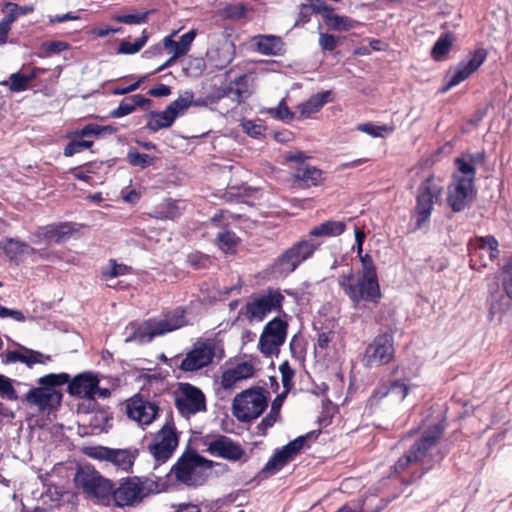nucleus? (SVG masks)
Returning a JSON list of instances; mask_svg holds the SVG:
<instances>
[{
	"instance_id": "1",
	"label": "nucleus",
	"mask_w": 512,
	"mask_h": 512,
	"mask_svg": "<svg viewBox=\"0 0 512 512\" xmlns=\"http://www.w3.org/2000/svg\"><path fill=\"white\" fill-rule=\"evenodd\" d=\"M447 423L445 419L429 425L414 441L410 448L395 462L392 469L395 474H401L411 465L420 463L421 466L411 472L409 477H402L401 483L408 486L422 479L434 467L431 459L432 451L443 437Z\"/></svg>"
},
{
	"instance_id": "2",
	"label": "nucleus",
	"mask_w": 512,
	"mask_h": 512,
	"mask_svg": "<svg viewBox=\"0 0 512 512\" xmlns=\"http://www.w3.org/2000/svg\"><path fill=\"white\" fill-rule=\"evenodd\" d=\"M457 172L448 186L447 204L455 213L464 211L476 197V168L463 157L454 160Z\"/></svg>"
},
{
	"instance_id": "3",
	"label": "nucleus",
	"mask_w": 512,
	"mask_h": 512,
	"mask_svg": "<svg viewBox=\"0 0 512 512\" xmlns=\"http://www.w3.org/2000/svg\"><path fill=\"white\" fill-rule=\"evenodd\" d=\"M338 285L354 308L377 307L383 297L378 278L355 274L353 270L341 274Z\"/></svg>"
},
{
	"instance_id": "4",
	"label": "nucleus",
	"mask_w": 512,
	"mask_h": 512,
	"mask_svg": "<svg viewBox=\"0 0 512 512\" xmlns=\"http://www.w3.org/2000/svg\"><path fill=\"white\" fill-rule=\"evenodd\" d=\"M285 297L278 288L268 287L252 294L241 308L240 314L249 322H262L270 313L284 314Z\"/></svg>"
},
{
	"instance_id": "5",
	"label": "nucleus",
	"mask_w": 512,
	"mask_h": 512,
	"mask_svg": "<svg viewBox=\"0 0 512 512\" xmlns=\"http://www.w3.org/2000/svg\"><path fill=\"white\" fill-rule=\"evenodd\" d=\"M443 192V186L436 182L434 175H429L420 183L413 210V217L415 218L413 231L422 229L430 222L434 204L440 201Z\"/></svg>"
},
{
	"instance_id": "6",
	"label": "nucleus",
	"mask_w": 512,
	"mask_h": 512,
	"mask_svg": "<svg viewBox=\"0 0 512 512\" xmlns=\"http://www.w3.org/2000/svg\"><path fill=\"white\" fill-rule=\"evenodd\" d=\"M212 467V461L205 459L192 449H187L172 466L171 473L175 476V479L188 486L198 487L205 481L199 469Z\"/></svg>"
},
{
	"instance_id": "7",
	"label": "nucleus",
	"mask_w": 512,
	"mask_h": 512,
	"mask_svg": "<svg viewBox=\"0 0 512 512\" xmlns=\"http://www.w3.org/2000/svg\"><path fill=\"white\" fill-rule=\"evenodd\" d=\"M268 391L262 387H252L237 394L233 399L232 412L243 423L258 418L267 407Z\"/></svg>"
},
{
	"instance_id": "8",
	"label": "nucleus",
	"mask_w": 512,
	"mask_h": 512,
	"mask_svg": "<svg viewBox=\"0 0 512 512\" xmlns=\"http://www.w3.org/2000/svg\"><path fill=\"white\" fill-rule=\"evenodd\" d=\"M154 485L153 482L141 480L139 477H127L120 480L118 486L113 484L110 500L119 508L131 507L142 502Z\"/></svg>"
},
{
	"instance_id": "9",
	"label": "nucleus",
	"mask_w": 512,
	"mask_h": 512,
	"mask_svg": "<svg viewBox=\"0 0 512 512\" xmlns=\"http://www.w3.org/2000/svg\"><path fill=\"white\" fill-rule=\"evenodd\" d=\"M216 343L211 338H199L186 353L185 357L177 355L171 362L183 372H194L207 367L215 357Z\"/></svg>"
},
{
	"instance_id": "10",
	"label": "nucleus",
	"mask_w": 512,
	"mask_h": 512,
	"mask_svg": "<svg viewBox=\"0 0 512 512\" xmlns=\"http://www.w3.org/2000/svg\"><path fill=\"white\" fill-rule=\"evenodd\" d=\"M171 396L178 413L186 419L207 410L205 394L191 383L179 382Z\"/></svg>"
},
{
	"instance_id": "11",
	"label": "nucleus",
	"mask_w": 512,
	"mask_h": 512,
	"mask_svg": "<svg viewBox=\"0 0 512 512\" xmlns=\"http://www.w3.org/2000/svg\"><path fill=\"white\" fill-rule=\"evenodd\" d=\"M75 485L89 498L110 502L113 482L91 467L79 468L74 477Z\"/></svg>"
},
{
	"instance_id": "12",
	"label": "nucleus",
	"mask_w": 512,
	"mask_h": 512,
	"mask_svg": "<svg viewBox=\"0 0 512 512\" xmlns=\"http://www.w3.org/2000/svg\"><path fill=\"white\" fill-rule=\"evenodd\" d=\"M470 267L481 271L494 263L499 255V242L493 235L475 236L467 244Z\"/></svg>"
},
{
	"instance_id": "13",
	"label": "nucleus",
	"mask_w": 512,
	"mask_h": 512,
	"mask_svg": "<svg viewBox=\"0 0 512 512\" xmlns=\"http://www.w3.org/2000/svg\"><path fill=\"white\" fill-rule=\"evenodd\" d=\"M395 347L392 333L384 332L376 335L366 346L363 364L367 368L381 367L394 360Z\"/></svg>"
},
{
	"instance_id": "14",
	"label": "nucleus",
	"mask_w": 512,
	"mask_h": 512,
	"mask_svg": "<svg viewBox=\"0 0 512 512\" xmlns=\"http://www.w3.org/2000/svg\"><path fill=\"white\" fill-rule=\"evenodd\" d=\"M318 249V245L308 240H300L285 250L274 262V271L287 276L294 272L298 266L311 258Z\"/></svg>"
},
{
	"instance_id": "15",
	"label": "nucleus",
	"mask_w": 512,
	"mask_h": 512,
	"mask_svg": "<svg viewBox=\"0 0 512 512\" xmlns=\"http://www.w3.org/2000/svg\"><path fill=\"white\" fill-rule=\"evenodd\" d=\"M179 437L170 412V419L155 433L152 442L148 445V451L159 462H166L176 450Z\"/></svg>"
},
{
	"instance_id": "16",
	"label": "nucleus",
	"mask_w": 512,
	"mask_h": 512,
	"mask_svg": "<svg viewBox=\"0 0 512 512\" xmlns=\"http://www.w3.org/2000/svg\"><path fill=\"white\" fill-rule=\"evenodd\" d=\"M288 322L280 317H275L263 328L258 347L260 352L269 357L278 354L280 347L285 343L288 333Z\"/></svg>"
},
{
	"instance_id": "17",
	"label": "nucleus",
	"mask_w": 512,
	"mask_h": 512,
	"mask_svg": "<svg viewBox=\"0 0 512 512\" xmlns=\"http://www.w3.org/2000/svg\"><path fill=\"white\" fill-rule=\"evenodd\" d=\"M487 57L488 51L483 47H479L473 51H470L467 57L457 64L453 74L448 79L446 84L441 88V92L446 93L451 88L467 80L483 65Z\"/></svg>"
},
{
	"instance_id": "18",
	"label": "nucleus",
	"mask_w": 512,
	"mask_h": 512,
	"mask_svg": "<svg viewBox=\"0 0 512 512\" xmlns=\"http://www.w3.org/2000/svg\"><path fill=\"white\" fill-rule=\"evenodd\" d=\"M125 408L128 418L136 421L142 427L150 425L158 417L160 411L156 402L149 401L140 394L127 399Z\"/></svg>"
},
{
	"instance_id": "19",
	"label": "nucleus",
	"mask_w": 512,
	"mask_h": 512,
	"mask_svg": "<svg viewBox=\"0 0 512 512\" xmlns=\"http://www.w3.org/2000/svg\"><path fill=\"white\" fill-rule=\"evenodd\" d=\"M203 443L207 446V451L211 455L230 461L240 460L245 453L240 444L221 434L216 436L207 435Z\"/></svg>"
},
{
	"instance_id": "20",
	"label": "nucleus",
	"mask_w": 512,
	"mask_h": 512,
	"mask_svg": "<svg viewBox=\"0 0 512 512\" xmlns=\"http://www.w3.org/2000/svg\"><path fill=\"white\" fill-rule=\"evenodd\" d=\"M62 393L58 390H50L47 387H34L21 399L30 407H36L39 412H50L60 406Z\"/></svg>"
},
{
	"instance_id": "21",
	"label": "nucleus",
	"mask_w": 512,
	"mask_h": 512,
	"mask_svg": "<svg viewBox=\"0 0 512 512\" xmlns=\"http://www.w3.org/2000/svg\"><path fill=\"white\" fill-rule=\"evenodd\" d=\"M188 104V102L183 100H174L162 112H149V121L146 124V128L151 132L169 128L172 126L175 119L187 110Z\"/></svg>"
},
{
	"instance_id": "22",
	"label": "nucleus",
	"mask_w": 512,
	"mask_h": 512,
	"mask_svg": "<svg viewBox=\"0 0 512 512\" xmlns=\"http://www.w3.org/2000/svg\"><path fill=\"white\" fill-rule=\"evenodd\" d=\"M100 380L92 372H83L68 382V393L79 398L95 399Z\"/></svg>"
},
{
	"instance_id": "23",
	"label": "nucleus",
	"mask_w": 512,
	"mask_h": 512,
	"mask_svg": "<svg viewBox=\"0 0 512 512\" xmlns=\"http://www.w3.org/2000/svg\"><path fill=\"white\" fill-rule=\"evenodd\" d=\"M291 178L296 187L301 189H309L324 184V172L310 164L295 166L291 173Z\"/></svg>"
},
{
	"instance_id": "24",
	"label": "nucleus",
	"mask_w": 512,
	"mask_h": 512,
	"mask_svg": "<svg viewBox=\"0 0 512 512\" xmlns=\"http://www.w3.org/2000/svg\"><path fill=\"white\" fill-rule=\"evenodd\" d=\"M138 455L139 450L136 448L113 449L103 447L98 456L101 459L113 463L119 469L130 472Z\"/></svg>"
},
{
	"instance_id": "25",
	"label": "nucleus",
	"mask_w": 512,
	"mask_h": 512,
	"mask_svg": "<svg viewBox=\"0 0 512 512\" xmlns=\"http://www.w3.org/2000/svg\"><path fill=\"white\" fill-rule=\"evenodd\" d=\"M156 325L161 335L187 326L188 320L186 318V309L179 306L164 313L162 319L156 320Z\"/></svg>"
},
{
	"instance_id": "26",
	"label": "nucleus",
	"mask_w": 512,
	"mask_h": 512,
	"mask_svg": "<svg viewBox=\"0 0 512 512\" xmlns=\"http://www.w3.org/2000/svg\"><path fill=\"white\" fill-rule=\"evenodd\" d=\"M0 249L11 262L19 263L21 256L32 255L37 252L35 248L28 243L17 238H5L0 241Z\"/></svg>"
},
{
	"instance_id": "27",
	"label": "nucleus",
	"mask_w": 512,
	"mask_h": 512,
	"mask_svg": "<svg viewBox=\"0 0 512 512\" xmlns=\"http://www.w3.org/2000/svg\"><path fill=\"white\" fill-rule=\"evenodd\" d=\"M320 11H323V21L331 30L349 31L359 24L358 21L348 16L335 14L334 8L327 3L326 6L321 7Z\"/></svg>"
},
{
	"instance_id": "28",
	"label": "nucleus",
	"mask_w": 512,
	"mask_h": 512,
	"mask_svg": "<svg viewBox=\"0 0 512 512\" xmlns=\"http://www.w3.org/2000/svg\"><path fill=\"white\" fill-rule=\"evenodd\" d=\"M330 96L331 91H322L312 95L307 101L298 104L296 107L299 112L298 119H307L318 113L327 102L331 101Z\"/></svg>"
},
{
	"instance_id": "29",
	"label": "nucleus",
	"mask_w": 512,
	"mask_h": 512,
	"mask_svg": "<svg viewBox=\"0 0 512 512\" xmlns=\"http://www.w3.org/2000/svg\"><path fill=\"white\" fill-rule=\"evenodd\" d=\"M195 37L196 31L194 29L183 34L178 41H175L173 34H171L163 39V46L169 53L175 54V57H182L190 50Z\"/></svg>"
},
{
	"instance_id": "30",
	"label": "nucleus",
	"mask_w": 512,
	"mask_h": 512,
	"mask_svg": "<svg viewBox=\"0 0 512 512\" xmlns=\"http://www.w3.org/2000/svg\"><path fill=\"white\" fill-rule=\"evenodd\" d=\"M345 231L346 223L344 221L326 220L314 226L309 231V235L312 237H336L342 235Z\"/></svg>"
},
{
	"instance_id": "31",
	"label": "nucleus",
	"mask_w": 512,
	"mask_h": 512,
	"mask_svg": "<svg viewBox=\"0 0 512 512\" xmlns=\"http://www.w3.org/2000/svg\"><path fill=\"white\" fill-rule=\"evenodd\" d=\"M455 39V35L452 32L442 34L430 51L431 58L436 62L447 60Z\"/></svg>"
},
{
	"instance_id": "32",
	"label": "nucleus",
	"mask_w": 512,
	"mask_h": 512,
	"mask_svg": "<svg viewBox=\"0 0 512 512\" xmlns=\"http://www.w3.org/2000/svg\"><path fill=\"white\" fill-rule=\"evenodd\" d=\"M307 3L299 5V13L295 20V27H302L311 20L313 14H320L323 17L322 6H326L325 0H307Z\"/></svg>"
},
{
	"instance_id": "33",
	"label": "nucleus",
	"mask_w": 512,
	"mask_h": 512,
	"mask_svg": "<svg viewBox=\"0 0 512 512\" xmlns=\"http://www.w3.org/2000/svg\"><path fill=\"white\" fill-rule=\"evenodd\" d=\"M133 333L131 338L140 342L148 343L161 333L156 325V319H148L142 324L133 325Z\"/></svg>"
},
{
	"instance_id": "34",
	"label": "nucleus",
	"mask_w": 512,
	"mask_h": 512,
	"mask_svg": "<svg viewBox=\"0 0 512 512\" xmlns=\"http://www.w3.org/2000/svg\"><path fill=\"white\" fill-rule=\"evenodd\" d=\"M229 224L223 226V231L216 236V244L218 248L225 254H235L240 243V238L228 229Z\"/></svg>"
},
{
	"instance_id": "35",
	"label": "nucleus",
	"mask_w": 512,
	"mask_h": 512,
	"mask_svg": "<svg viewBox=\"0 0 512 512\" xmlns=\"http://www.w3.org/2000/svg\"><path fill=\"white\" fill-rule=\"evenodd\" d=\"M286 396V393H281L273 400L269 413L258 425V429L262 434H265L266 430L271 428L280 419V409Z\"/></svg>"
},
{
	"instance_id": "36",
	"label": "nucleus",
	"mask_w": 512,
	"mask_h": 512,
	"mask_svg": "<svg viewBox=\"0 0 512 512\" xmlns=\"http://www.w3.org/2000/svg\"><path fill=\"white\" fill-rule=\"evenodd\" d=\"M118 131V128L113 125L101 126L96 123H88L83 128L75 130L72 135L77 138H83L88 136H94L96 138L104 135H112Z\"/></svg>"
},
{
	"instance_id": "37",
	"label": "nucleus",
	"mask_w": 512,
	"mask_h": 512,
	"mask_svg": "<svg viewBox=\"0 0 512 512\" xmlns=\"http://www.w3.org/2000/svg\"><path fill=\"white\" fill-rule=\"evenodd\" d=\"M181 215L178 201L173 199H165L159 203L154 209V217L160 220H174Z\"/></svg>"
},
{
	"instance_id": "38",
	"label": "nucleus",
	"mask_w": 512,
	"mask_h": 512,
	"mask_svg": "<svg viewBox=\"0 0 512 512\" xmlns=\"http://www.w3.org/2000/svg\"><path fill=\"white\" fill-rule=\"evenodd\" d=\"M227 88L231 89V96L229 97L237 104L242 103L251 95L246 74L237 77L233 82L227 85Z\"/></svg>"
},
{
	"instance_id": "39",
	"label": "nucleus",
	"mask_w": 512,
	"mask_h": 512,
	"mask_svg": "<svg viewBox=\"0 0 512 512\" xmlns=\"http://www.w3.org/2000/svg\"><path fill=\"white\" fill-rule=\"evenodd\" d=\"M314 431L307 433L306 435L299 436L296 439L290 441L288 444L282 447L279 450L281 455H283L284 459L288 463L291 461L304 447L307 439L312 437Z\"/></svg>"
},
{
	"instance_id": "40",
	"label": "nucleus",
	"mask_w": 512,
	"mask_h": 512,
	"mask_svg": "<svg viewBox=\"0 0 512 512\" xmlns=\"http://www.w3.org/2000/svg\"><path fill=\"white\" fill-rule=\"evenodd\" d=\"M149 39V34L146 29H144L141 33V36L134 42L130 43L127 40H122L119 43L117 53L124 55H132L138 53L147 43Z\"/></svg>"
},
{
	"instance_id": "41",
	"label": "nucleus",
	"mask_w": 512,
	"mask_h": 512,
	"mask_svg": "<svg viewBox=\"0 0 512 512\" xmlns=\"http://www.w3.org/2000/svg\"><path fill=\"white\" fill-rule=\"evenodd\" d=\"M1 86L7 87L12 93L23 92L28 89L29 83L26 79V74L15 72L10 74L7 80L0 82Z\"/></svg>"
},
{
	"instance_id": "42",
	"label": "nucleus",
	"mask_w": 512,
	"mask_h": 512,
	"mask_svg": "<svg viewBox=\"0 0 512 512\" xmlns=\"http://www.w3.org/2000/svg\"><path fill=\"white\" fill-rule=\"evenodd\" d=\"M72 232L68 223H61L56 226H50L45 232V238L55 243H62Z\"/></svg>"
},
{
	"instance_id": "43",
	"label": "nucleus",
	"mask_w": 512,
	"mask_h": 512,
	"mask_svg": "<svg viewBox=\"0 0 512 512\" xmlns=\"http://www.w3.org/2000/svg\"><path fill=\"white\" fill-rule=\"evenodd\" d=\"M70 375L62 372L58 374L50 373L38 379V384L41 387H47L50 390H56V387L68 384Z\"/></svg>"
},
{
	"instance_id": "44",
	"label": "nucleus",
	"mask_w": 512,
	"mask_h": 512,
	"mask_svg": "<svg viewBox=\"0 0 512 512\" xmlns=\"http://www.w3.org/2000/svg\"><path fill=\"white\" fill-rule=\"evenodd\" d=\"M151 13H153V10L135 12L130 14H116L113 15L112 19L118 23L128 25L144 24L148 22V17Z\"/></svg>"
},
{
	"instance_id": "45",
	"label": "nucleus",
	"mask_w": 512,
	"mask_h": 512,
	"mask_svg": "<svg viewBox=\"0 0 512 512\" xmlns=\"http://www.w3.org/2000/svg\"><path fill=\"white\" fill-rule=\"evenodd\" d=\"M155 157L145 153H140L136 149H130L127 153V161L133 167L145 169L152 166L155 162Z\"/></svg>"
},
{
	"instance_id": "46",
	"label": "nucleus",
	"mask_w": 512,
	"mask_h": 512,
	"mask_svg": "<svg viewBox=\"0 0 512 512\" xmlns=\"http://www.w3.org/2000/svg\"><path fill=\"white\" fill-rule=\"evenodd\" d=\"M279 38L272 35L259 36L256 43L257 51L263 55L276 54Z\"/></svg>"
},
{
	"instance_id": "47",
	"label": "nucleus",
	"mask_w": 512,
	"mask_h": 512,
	"mask_svg": "<svg viewBox=\"0 0 512 512\" xmlns=\"http://www.w3.org/2000/svg\"><path fill=\"white\" fill-rule=\"evenodd\" d=\"M394 126L390 125H375L371 122L359 124L357 130L364 132L372 137H384V133H392Z\"/></svg>"
},
{
	"instance_id": "48",
	"label": "nucleus",
	"mask_w": 512,
	"mask_h": 512,
	"mask_svg": "<svg viewBox=\"0 0 512 512\" xmlns=\"http://www.w3.org/2000/svg\"><path fill=\"white\" fill-rule=\"evenodd\" d=\"M187 262L192 268L199 270L208 268L213 260L209 255L194 251L187 255Z\"/></svg>"
},
{
	"instance_id": "49",
	"label": "nucleus",
	"mask_w": 512,
	"mask_h": 512,
	"mask_svg": "<svg viewBox=\"0 0 512 512\" xmlns=\"http://www.w3.org/2000/svg\"><path fill=\"white\" fill-rule=\"evenodd\" d=\"M109 266V270H102V276L104 279L123 276L129 274L132 270L130 266H127L126 264L123 263L119 264L115 259L109 260Z\"/></svg>"
},
{
	"instance_id": "50",
	"label": "nucleus",
	"mask_w": 512,
	"mask_h": 512,
	"mask_svg": "<svg viewBox=\"0 0 512 512\" xmlns=\"http://www.w3.org/2000/svg\"><path fill=\"white\" fill-rule=\"evenodd\" d=\"M279 371L281 373V381L284 388V391L282 393L288 394V392L292 389L294 385L293 378L295 375V371L290 366L288 361H284L279 365Z\"/></svg>"
},
{
	"instance_id": "51",
	"label": "nucleus",
	"mask_w": 512,
	"mask_h": 512,
	"mask_svg": "<svg viewBox=\"0 0 512 512\" xmlns=\"http://www.w3.org/2000/svg\"><path fill=\"white\" fill-rule=\"evenodd\" d=\"M222 15L225 19L240 20L246 15V6L243 3L227 4L222 10Z\"/></svg>"
},
{
	"instance_id": "52",
	"label": "nucleus",
	"mask_w": 512,
	"mask_h": 512,
	"mask_svg": "<svg viewBox=\"0 0 512 512\" xmlns=\"http://www.w3.org/2000/svg\"><path fill=\"white\" fill-rule=\"evenodd\" d=\"M268 113L277 120L281 121H291L295 118V113L292 112L287 106L285 99H282L278 106L275 108H270Z\"/></svg>"
},
{
	"instance_id": "53",
	"label": "nucleus",
	"mask_w": 512,
	"mask_h": 512,
	"mask_svg": "<svg viewBox=\"0 0 512 512\" xmlns=\"http://www.w3.org/2000/svg\"><path fill=\"white\" fill-rule=\"evenodd\" d=\"M238 380L249 379L255 374V367L250 361H243L237 363L234 367L230 368Z\"/></svg>"
},
{
	"instance_id": "54",
	"label": "nucleus",
	"mask_w": 512,
	"mask_h": 512,
	"mask_svg": "<svg viewBox=\"0 0 512 512\" xmlns=\"http://www.w3.org/2000/svg\"><path fill=\"white\" fill-rule=\"evenodd\" d=\"M205 95L209 99L211 105H214L217 104L223 98L231 96V89L227 88V85H211L209 90L205 93Z\"/></svg>"
},
{
	"instance_id": "55",
	"label": "nucleus",
	"mask_w": 512,
	"mask_h": 512,
	"mask_svg": "<svg viewBox=\"0 0 512 512\" xmlns=\"http://www.w3.org/2000/svg\"><path fill=\"white\" fill-rule=\"evenodd\" d=\"M93 146L92 140H71L64 147L63 154L66 157H71L85 149H90Z\"/></svg>"
},
{
	"instance_id": "56",
	"label": "nucleus",
	"mask_w": 512,
	"mask_h": 512,
	"mask_svg": "<svg viewBox=\"0 0 512 512\" xmlns=\"http://www.w3.org/2000/svg\"><path fill=\"white\" fill-rule=\"evenodd\" d=\"M0 396L10 401H16L18 399L12 380L2 374H0Z\"/></svg>"
},
{
	"instance_id": "57",
	"label": "nucleus",
	"mask_w": 512,
	"mask_h": 512,
	"mask_svg": "<svg viewBox=\"0 0 512 512\" xmlns=\"http://www.w3.org/2000/svg\"><path fill=\"white\" fill-rule=\"evenodd\" d=\"M502 287L506 296L512 300V255L503 266Z\"/></svg>"
},
{
	"instance_id": "58",
	"label": "nucleus",
	"mask_w": 512,
	"mask_h": 512,
	"mask_svg": "<svg viewBox=\"0 0 512 512\" xmlns=\"http://www.w3.org/2000/svg\"><path fill=\"white\" fill-rule=\"evenodd\" d=\"M287 464L283 455L278 451L268 460L265 466L262 469V472L267 474H274L280 469H282Z\"/></svg>"
},
{
	"instance_id": "59",
	"label": "nucleus",
	"mask_w": 512,
	"mask_h": 512,
	"mask_svg": "<svg viewBox=\"0 0 512 512\" xmlns=\"http://www.w3.org/2000/svg\"><path fill=\"white\" fill-rule=\"evenodd\" d=\"M69 47L70 45L67 42L60 40L46 41L41 44V50H43L47 56L60 54L68 50Z\"/></svg>"
},
{
	"instance_id": "60",
	"label": "nucleus",
	"mask_w": 512,
	"mask_h": 512,
	"mask_svg": "<svg viewBox=\"0 0 512 512\" xmlns=\"http://www.w3.org/2000/svg\"><path fill=\"white\" fill-rule=\"evenodd\" d=\"M360 261L362 264V270L356 272L355 274L363 276L368 275V277L378 278L376 266L371 255L365 254L364 256H361Z\"/></svg>"
},
{
	"instance_id": "61",
	"label": "nucleus",
	"mask_w": 512,
	"mask_h": 512,
	"mask_svg": "<svg viewBox=\"0 0 512 512\" xmlns=\"http://www.w3.org/2000/svg\"><path fill=\"white\" fill-rule=\"evenodd\" d=\"M388 503L389 500L380 499L378 504L371 510L364 509V502L358 508H352L349 504H344L335 512H381L387 507Z\"/></svg>"
},
{
	"instance_id": "62",
	"label": "nucleus",
	"mask_w": 512,
	"mask_h": 512,
	"mask_svg": "<svg viewBox=\"0 0 512 512\" xmlns=\"http://www.w3.org/2000/svg\"><path fill=\"white\" fill-rule=\"evenodd\" d=\"M5 8H9L6 15L13 16V23L18 17L30 14L34 11L33 5L19 6L18 4L11 2L6 3Z\"/></svg>"
},
{
	"instance_id": "63",
	"label": "nucleus",
	"mask_w": 512,
	"mask_h": 512,
	"mask_svg": "<svg viewBox=\"0 0 512 512\" xmlns=\"http://www.w3.org/2000/svg\"><path fill=\"white\" fill-rule=\"evenodd\" d=\"M340 37L329 33H320L319 45L324 51H333L339 45Z\"/></svg>"
},
{
	"instance_id": "64",
	"label": "nucleus",
	"mask_w": 512,
	"mask_h": 512,
	"mask_svg": "<svg viewBox=\"0 0 512 512\" xmlns=\"http://www.w3.org/2000/svg\"><path fill=\"white\" fill-rule=\"evenodd\" d=\"M134 111L135 108L133 106V102H131L129 98H125L120 102L119 106L116 109H113L110 112V117L121 118L133 113Z\"/></svg>"
}]
</instances>
